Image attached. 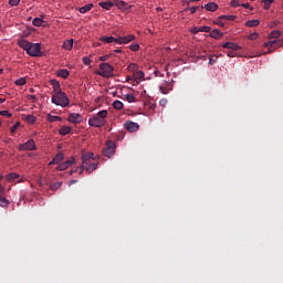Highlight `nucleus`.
I'll return each mask as SVG.
<instances>
[{
  "label": "nucleus",
  "mask_w": 283,
  "mask_h": 283,
  "mask_svg": "<svg viewBox=\"0 0 283 283\" xmlns=\"http://www.w3.org/2000/svg\"><path fill=\"white\" fill-rule=\"evenodd\" d=\"M113 107L114 109L122 111L124 107V104L122 101L116 99L113 102Z\"/></svg>",
  "instance_id": "nucleus-27"
},
{
  "label": "nucleus",
  "mask_w": 283,
  "mask_h": 283,
  "mask_svg": "<svg viewBox=\"0 0 283 283\" xmlns=\"http://www.w3.org/2000/svg\"><path fill=\"white\" fill-rule=\"evenodd\" d=\"M125 97L128 103L136 102V97L133 95V93H128Z\"/></svg>",
  "instance_id": "nucleus-36"
},
{
  "label": "nucleus",
  "mask_w": 283,
  "mask_h": 283,
  "mask_svg": "<svg viewBox=\"0 0 283 283\" xmlns=\"http://www.w3.org/2000/svg\"><path fill=\"white\" fill-rule=\"evenodd\" d=\"M258 36H259L258 33H252V34H250V40H256Z\"/></svg>",
  "instance_id": "nucleus-53"
},
{
  "label": "nucleus",
  "mask_w": 283,
  "mask_h": 283,
  "mask_svg": "<svg viewBox=\"0 0 283 283\" xmlns=\"http://www.w3.org/2000/svg\"><path fill=\"white\" fill-rule=\"evenodd\" d=\"M159 92H161L163 94H168V90L164 86H159Z\"/></svg>",
  "instance_id": "nucleus-52"
},
{
  "label": "nucleus",
  "mask_w": 283,
  "mask_h": 283,
  "mask_svg": "<svg viewBox=\"0 0 283 283\" xmlns=\"http://www.w3.org/2000/svg\"><path fill=\"white\" fill-rule=\"evenodd\" d=\"M113 4L118 8L119 11H127L132 6H128V2L123 0H114Z\"/></svg>",
  "instance_id": "nucleus-10"
},
{
  "label": "nucleus",
  "mask_w": 283,
  "mask_h": 283,
  "mask_svg": "<svg viewBox=\"0 0 283 283\" xmlns=\"http://www.w3.org/2000/svg\"><path fill=\"white\" fill-rule=\"evenodd\" d=\"M97 166H98V163H91V164H87V166L84 167L83 169H86V172L91 174V172L95 171Z\"/></svg>",
  "instance_id": "nucleus-22"
},
{
  "label": "nucleus",
  "mask_w": 283,
  "mask_h": 283,
  "mask_svg": "<svg viewBox=\"0 0 283 283\" xmlns=\"http://www.w3.org/2000/svg\"><path fill=\"white\" fill-rule=\"evenodd\" d=\"M20 2H21V0H9V4L11 7H17V6H19Z\"/></svg>",
  "instance_id": "nucleus-45"
},
{
  "label": "nucleus",
  "mask_w": 283,
  "mask_h": 283,
  "mask_svg": "<svg viewBox=\"0 0 283 283\" xmlns=\"http://www.w3.org/2000/svg\"><path fill=\"white\" fill-rule=\"evenodd\" d=\"M283 45V41H270V42H265L264 46L265 48H270L268 52H264L263 55H266L268 53H272L274 52V50L272 49H279L282 48Z\"/></svg>",
  "instance_id": "nucleus-7"
},
{
  "label": "nucleus",
  "mask_w": 283,
  "mask_h": 283,
  "mask_svg": "<svg viewBox=\"0 0 283 283\" xmlns=\"http://www.w3.org/2000/svg\"><path fill=\"white\" fill-rule=\"evenodd\" d=\"M133 77H134L135 80H142V78L145 77V73L138 69V70L135 72V74L133 75Z\"/></svg>",
  "instance_id": "nucleus-30"
},
{
  "label": "nucleus",
  "mask_w": 283,
  "mask_h": 283,
  "mask_svg": "<svg viewBox=\"0 0 283 283\" xmlns=\"http://www.w3.org/2000/svg\"><path fill=\"white\" fill-rule=\"evenodd\" d=\"M95 74L104 78L114 76V67L109 63H101L99 70L95 71Z\"/></svg>",
  "instance_id": "nucleus-4"
},
{
  "label": "nucleus",
  "mask_w": 283,
  "mask_h": 283,
  "mask_svg": "<svg viewBox=\"0 0 283 283\" xmlns=\"http://www.w3.org/2000/svg\"><path fill=\"white\" fill-rule=\"evenodd\" d=\"M264 3V10H270L271 4L274 3V0H262Z\"/></svg>",
  "instance_id": "nucleus-35"
},
{
  "label": "nucleus",
  "mask_w": 283,
  "mask_h": 283,
  "mask_svg": "<svg viewBox=\"0 0 283 283\" xmlns=\"http://www.w3.org/2000/svg\"><path fill=\"white\" fill-rule=\"evenodd\" d=\"M0 207L1 208L8 207V199L6 197H0Z\"/></svg>",
  "instance_id": "nucleus-37"
},
{
  "label": "nucleus",
  "mask_w": 283,
  "mask_h": 283,
  "mask_svg": "<svg viewBox=\"0 0 283 283\" xmlns=\"http://www.w3.org/2000/svg\"><path fill=\"white\" fill-rule=\"evenodd\" d=\"M61 185H62V182H55V184L49 186V188H50L51 190H53V191H56L57 189L61 188Z\"/></svg>",
  "instance_id": "nucleus-40"
},
{
  "label": "nucleus",
  "mask_w": 283,
  "mask_h": 283,
  "mask_svg": "<svg viewBox=\"0 0 283 283\" xmlns=\"http://www.w3.org/2000/svg\"><path fill=\"white\" fill-rule=\"evenodd\" d=\"M139 69V66L136 63L128 64V71L133 73V75L136 73V71Z\"/></svg>",
  "instance_id": "nucleus-31"
},
{
  "label": "nucleus",
  "mask_w": 283,
  "mask_h": 283,
  "mask_svg": "<svg viewBox=\"0 0 283 283\" xmlns=\"http://www.w3.org/2000/svg\"><path fill=\"white\" fill-rule=\"evenodd\" d=\"M67 120L73 124H81L83 122V116L77 113H73L69 115Z\"/></svg>",
  "instance_id": "nucleus-13"
},
{
  "label": "nucleus",
  "mask_w": 283,
  "mask_h": 283,
  "mask_svg": "<svg viewBox=\"0 0 283 283\" xmlns=\"http://www.w3.org/2000/svg\"><path fill=\"white\" fill-rule=\"evenodd\" d=\"M29 99L32 101V102H35L36 101V96L35 95H30Z\"/></svg>",
  "instance_id": "nucleus-55"
},
{
  "label": "nucleus",
  "mask_w": 283,
  "mask_h": 283,
  "mask_svg": "<svg viewBox=\"0 0 283 283\" xmlns=\"http://www.w3.org/2000/svg\"><path fill=\"white\" fill-rule=\"evenodd\" d=\"M191 32H192L193 34H197V33H199V32H201V31H200V29L195 28V29L191 30Z\"/></svg>",
  "instance_id": "nucleus-56"
},
{
  "label": "nucleus",
  "mask_w": 283,
  "mask_h": 283,
  "mask_svg": "<svg viewBox=\"0 0 283 283\" xmlns=\"http://www.w3.org/2000/svg\"><path fill=\"white\" fill-rule=\"evenodd\" d=\"M124 128L127 129L129 133H135L139 130L140 126L138 123L128 120L124 124Z\"/></svg>",
  "instance_id": "nucleus-9"
},
{
  "label": "nucleus",
  "mask_w": 283,
  "mask_h": 283,
  "mask_svg": "<svg viewBox=\"0 0 283 283\" xmlns=\"http://www.w3.org/2000/svg\"><path fill=\"white\" fill-rule=\"evenodd\" d=\"M1 195H3V187L0 186V198H1Z\"/></svg>",
  "instance_id": "nucleus-59"
},
{
  "label": "nucleus",
  "mask_w": 283,
  "mask_h": 283,
  "mask_svg": "<svg viewBox=\"0 0 283 283\" xmlns=\"http://www.w3.org/2000/svg\"><path fill=\"white\" fill-rule=\"evenodd\" d=\"M94 8V4H86L78 9L80 13L86 14V12H90Z\"/></svg>",
  "instance_id": "nucleus-25"
},
{
  "label": "nucleus",
  "mask_w": 283,
  "mask_h": 283,
  "mask_svg": "<svg viewBox=\"0 0 283 283\" xmlns=\"http://www.w3.org/2000/svg\"><path fill=\"white\" fill-rule=\"evenodd\" d=\"M218 59H219L218 55H216V56L210 55V56H209V64H210V65L216 64V62L218 61Z\"/></svg>",
  "instance_id": "nucleus-42"
},
{
  "label": "nucleus",
  "mask_w": 283,
  "mask_h": 283,
  "mask_svg": "<svg viewBox=\"0 0 283 283\" xmlns=\"http://www.w3.org/2000/svg\"><path fill=\"white\" fill-rule=\"evenodd\" d=\"M71 132H72L71 126L64 125L60 128L59 134L60 136H67V134H70Z\"/></svg>",
  "instance_id": "nucleus-21"
},
{
  "label": "nucleus",
  "mask_w": 283,
  "mask_h": 283,
  "mask_svg": "<svg viewBox=\"0 0 283 283\" xmlns=\"http://www.w3.org/2000/svg\"><path fill=\"white\" fill-rule=\"evenodd\" d=\"M57 76L62 78H67L70 76V71L67 70H60L57 71Z\"/></svg>",
  "instance_id": "nucleus-29"
},
{
  "label": "nucleus",
  "mask_w": 283,
  "mask_h": 283,
  "mask_svg": "<svg viewBox=\"0 0 283 283\" xmlns=\"http://www.w3.org/2000/svg\"><path fill=\"white\" fill-rule=\"evenodd\" d=\"M98 6L102 7L104 10L109 11L115 4L112 1H102Z\"/></svg>",
  "instance_id": "nucleus-19"
},
{
  "label": "nucleus",
  "mask_w": 283,
  "mask_h": 283,
  "mask_svg": "<svg viewBox=\"0 0 283 283\" xmlns=\"http://www.w3.org/2000/svg\"><path fill=\"white\" fill-rule=\"evenodd\" d=\"M241 7H244L245 9H249V10H253V8H251V6L249 3H245V4H241Z\"/></svg>",
  "instance_id": "nucleus-54"
},
{
  "label": "nucleus",
  "mask_w": 283,
  "mask_h": 283,
  "mask_svg": "<svg viewBox=\"0 0 283 283\" xmlns=\"http://www.w3.org/2000/svg\"><path fill=\"white\" fill-rule=\"evenodd\" d=\"M7 178H20L19 175H17V172H10Z\"/></svg>",
  "instance_id": "nucleus-50"
},
{
  "label": "nucleus",
  "mask_w": 283,
  "mask_h": 283,
  "mask_svg": "<svg viewBox=\"0 0 283 283\" xmlns=\"http://www.w3.org/2000/svg\"><path fill=\"white\" fill-rule=\"evenodd\" d=\"M282 36V32L281 31H272L270 33V39H280Z\"/></svg>",
  "instance_id": "nucleus-33"
},
{
  "label": "nucleus",
  "mask_w": 283,
  "mask_h": 283,
  "mask_svg": "<svg viewBox=\"0 0 283 283\" xmlns=\"http://www.w3.org/2000/svg\"><path fill=\"white\" fill-rule=\"evenodd\" d=\"M51 103L57 106L66 107L70 105V98L67 97L66 93L61 90L56 93H53L51 97Z\"/></svg>",
  "instance_id": "nucleus-3"
},
{
  "label": "nucleus",
  "mask_w": 283,
  "mask_h": 283,
  "mask_svg": "<svg viewBox=\"0 0 283 283\" xmlns=\"http://www.w3.org/2000/svg\"><path fill=\"white\" fill-rule=\"evenodd\" d=\"M217 24H219V25H221V27H223V25H224L222 22H218Z\"/></svg>",
  "instance_id": "nucleus-64"
},
{
  "label": "nucleus",
  "mask_w": 283,
  "mask_h": 283,
  "mask_svg": "<svg viewBox=\"0 0 283 283\" xmlns=\"http://www.w3.org/2000/svg\"><path fill=\"white\" fill-rule=\"evenodd\" d=\"M24 119L28 124H34L36 122V117L34 115H27Z\"/></svg>",
  "instance_id": "nucleus-32"
},
{
  "label": "nucleus",
  "mask_w": 283,
  "mask_h": 283,
  "mask_svg": "<svg viewBox=\"0 0 283 283\" xmlns=\"http://www.w3.org/2000/svg\"><path fill=\"white\" fill-rule=\"evenodd\" d=\"M227 56H229V57H235V56H237V51H234V50L228 51V52H227Z\"/></svg>",
  "instance_id": "nucleus-46"
},
{
  "label": "nucleus",
  "mask_w": 283,
  "mask_h": 283,
  "mask_svg": "<svg viewBox=\"0 0 283 283\" xmlns=\"http://www.w3.org/2000/svg\"><path fill=\"white\" fill-rule=\"evenodd\" d=\"M38 180V184H40V186H43V179H36Z\"/></svg>",
  "instance_id": "nucleus-58"
},
{
  "label": "nucleus",
  "mask_w": 283,
  "mask_h": 283,
  "mask_svg": "<svg viewBox=\"0 0 283 283\" xmlns=\"http://www.w3.org/2000/svg\"><path fill=\"white\" fill-rule=\"evenodd\" d=\"M206 11H209V12H216L219 8L218 4H216V2H208L206 6Z\"/></svg>",
  "instance_id": "nucleus-17"
},
{
  "label": "nucleus",
  "mask_w": 283,
  "mask_h": 283,
  "mask_svg": "<svg viewBox=\"0 0 283 283\" xmlns=\"http://www.w3.org/2000/svg\"><path fill=\"white\" fill-rule=\"evenodd\" d=\"M198 10H205V7H190L189 11L191 14H195Z\"/></svg>",
  "instance_id": "nucleus-41"
},
{
  "label": "nucleus",
  "mask_w": 283,
  "mask_h": 283,
  "mask_svg": "<svg viewBox=\"0 0 283 283\" xmlns=\"http://www.w3.org/2000/svg\"><path fill=\"white\" fill-rule=\"evenodd\" d=\"M25 84H27V80L24 77L18 78L15 81V85H18V86H23Z\"/></svg>",
  "instance_id": "nucleus-39"
},
{
  "label": "nucleus",
  "mask_w": 283,
  "mask_h": 283,
  "mask_svg": "<svg viewBox=\"0 0 283 283\" xmlns=\"http://www.w3.org/2000/svg\"><path fill=\"white\" fill-rule=\"evenodd\" d=\"M21 123H17L11 127V133H15L17 129L20 127Z\"/></svg>",
  "instance_id": "nucleus-48"
},
{
  "label": "nucleus",
  "mask_w": 283,
  "mask_h": 283,
  "mask_svg": "<svg viewBox=\"0 0 283 283\" xmlns=\"http://www.w3.org/2000/svg\"><path fill=\"white\" fill-rule=\"evenodd\" d=\"M73 184H76V180L69 181V186L73 185Z\"/></svg>",
  "instance_id": "nucleus-60"
},
{
  "label": "nucleus",
  "mask_w": 283,
  "mask_h": 283,
  "mask_svg": "<svg viewBox=\"0 0 283 283\" xmlns=\"http://www.w3.org/2000/svg\"><path fill=\"white\" fill-rule=\"evenodd\" d=\"M128 49H129L130 51H133V52H137V51L140 50V45H139L138 43L130 44V45L128 46Z\"/></svg>",
  "instance_id": "nucleus-38"
},
{
  "label": "nucleus",
  "mask_w": 283,
  "mask_h": 283,
  "mask_svg": "<svg viewBox=\"0 0 283 283\" xmlns=\"http://www.w3.org/2000/svg\"><path fill=\"white\" fill-rule=\"evenodd\" d=\"M259 24H260V20H258V19L248 20L245 22V25L248 28H256Z\"/></svg>",
  "instance_id": "nucleus-23"
},
{
  "label": "nucleus",
  "mask_w": 283,
  "mask_h": 283,
  "mask_svg": "<svg viewBox=\"0 0 283 283\" xmlns=\"http://www.w3.org/2000/svg\"><path fill=\"white\" fill-rule=\"evenodd\" d=\"M109 57H111V55L109 54H106V55H102V56H99V61H102L103 63H105V61H108L109 60Z\"/></svg>",
  "instance_id": "nucleus-47"
},
{
  "label": "nucleus",
  "mask_w": 283,
  "mask_h": 283,
  "mask_svg": "<svg viewBox=\"0 0 283 283\" xmlns=\"http://www.w3.org/2000/svg\"><path fill=\"white\" fill-rule=\"evenodd\" d=\"M74 164H75V158L72 157L71 159H69V160H66V161H64V163H61V164L56 167V169H57V171H65V169H67L69 167H71V166L74 165Z\"/></svg>",
  "instance_id": "nucleus-11"
},
{
  "label": "nucleus",
  "mask_w": 283,
  "mask_h": 283,
  "mask_svg": "<svg viewBox=\"0 0 283 283\" xmlns=\"http://www.w3.org/2000/svg\"><path fill=\"white\" fill-rule=\"evenodd\" d=\"M155 108H156V106H155V105H151V106H150V109H153V111H154Z\"/></svg>",
  "instance_id": "nucleus-63"
},
{
  "label": "nucleus",
  "mask_w": 283,
  "mask_h": 283,
  "mask_svg": "<svg viewBox=\"0 0 283 283\" xmlns=\"http://www.w3.org/2000/svg\"><path fill=\"white\" fill-rule=\"evenodd\" d=\"M6 98H0V104H3V103H6Z\"/></svg>",
  "instance_id": "nucleus-61"
},
{
  "label": "nucleus",
  "mask_w": 283,
  "mask_h": 283,
  "mask_svg": "<svg viewBox=\"0 0 283 283\" xmlns=\"http://www.w3.org/2000/svg\"><path fill=\"white\" fill-rule=\"evenodd\" d=\"M46 119H48V122H50V123L62 122V120H63V118H62L61 116L51 115V114H49V115L46 116Z\"/></svg>",
  "instance_id": "nucleus-24"
},
{
  "label": "nucleus",
  "mask_w": 283,
  "mask_h": 283,
  "mask_svg": "<svg viewBox=\"0 0 283 283\" xmlns=\"http://www.w3.org/2000/svg\"><path fill=\"white\" fill-rule=\"evenodd\" d=\"M18 46L27 52V55L31 57L43 56L40 43H32V42H29L28 40H20L18 41Z\"/></svg>",
  "instance_id": "nucleus-1"
},
{
  "label": "nucleus",
  "mask_w": 283,
  "mask_h": 283,
  "mask_svg": "<svg viewBox=\"0 0 283 283\" xmlns=\"http://www.w3.org/2000/svg\"><path fill=\"white\" fill-rule=\"evenodd\" d=\"M166 103H167V99H160V101H159V104L163 105V106H165Z\"/></svg>",
  "instance_id": "nucleus-57"
},
{
  "label": "nucleus",
  "mask_w": 283,
  "mask_h": 283,
  "mask_svg": "<svg viewBox=\"0 0 283 283\" xmlns=\"http://www.w3.org/2000/svg\"><path fill=\"white\" fill-rule=\"evenodd\" d=\"M73 43H74L73 40H66V41L63 43V49H64V50H67V51L72 50Z\"/></svg>",
  "instance_id": "nucleus-28"
},
{
  "label": "nucleus",
  "mask_w": 283,
  "mask_h": 283,
  "mask_svg": "<svg viewBox=\"0 0 283 283\" xmlns=\"http://www.w3.org/2000/svg\"><path fill=\"white\" fill-rule=\"evenodd\" d=\"M122 50H115L114 53H122Z\"/></svg>",
  "instance_id": "nucleus-62"
},
{
  "label": "nucleus",
  "mask_w": 283,
  "mask_h": 283,
  "mask_svg": "<svg viewBox=\"0 0 283 283\" xmlns=\"http://www.w3.org/2000/svg\"><path fill=\"white\" fill-rule=\"evenodd\" d=\"M0 115L7 116L8 118H11V116H12V115L9 113L8 109H2V111H0Z\"/></svg>",
  "instance_id": "nucleus-43"
},
{
  "label": "nucleus",
  "mask_w": 283,
  "mask_h": 283,
  "mask_svg": "<svg viewBox=\"0 0 283 283\" xmlns=\"http://www.w3.org/2000/svg\"><path fill=\"white\" fill-rule=\"evenodd\" d=\"M94 157V153H82V167L76 168V169H71L70 175L72 176L73 174L81 175L84 171V168L88 165V160H91Z\"/></svg>",
  "instance_id": "nucleus-5"
},
{
  "label": "nucleus",
  "mask_w": 283,
  "mask_h": 283,
  "mask_svg": "<svg viewBox=\"0 0 283 283\" xmlns=\"http://www.w3.org/2000/svg\"><path fill=\"white\" fill-rule=\"evenodd\" d=\"M235 15H221L219 17V20H228V21H235Z\"/></svg>",
  "instance_id": "nucleus-34"
},
{
  "label": "nucleus",
  "mask_w": 283,
  "mask_h": 283,
  "mask_svg": "<svg viewBox=\"0 0 283 283\" xmlns=\"http://www.w3.org/2000/svg\"><path fill=\"white\" fill-rule=\"evenodd\" d=\"M19 150H35L36 144L33 139L28 140L27 143L20 144L18 146Z\"/></svg>",
  "instance_id": "nucleus-8"
},
{
  "label": "nucleus",
  "mask_w": 283,
  "mask_h": 283,
  "mask_svg": "<svg viewBox=\"0 0 283 283\" xmlns=\"http://www.w3.org/2000/svg\"><path fill=\"white\" fill-rule=\"evenodd\" d=\"M230 6H231V7H234V8H237V7H241V4H240V1H239V0H231V1H230Z\"/></svg>",
  "instance_id": "nucleus-44"
},
{
  "label": "nucleus",
  "mask_w": 283,
  "mask_h": 283,
  "mask_svg": "<svg viewBox=\"0 0 283 283\" xmlns=\"http://www.w3.org/2000/svg\"><path fill=\"white\" fill-rule=\"evenodd\" d=\"M211 28L210 27H202L200 28V32H210Z\"/></svg>",
  "instance_id": "nucleus-51"
},
{
  "label": "nucleus",
  "mask_w": 283,
  "mask_h": 283,
  "mask_svg": "<svg viewBox=\"0 0 283 283\" xmlns=\"http://www.w3.org/2000/svg\"><path fill=\"white\" fill-rule=\"evenodd\" d=\"M51 85H52V88H53V94H56V93H59V92L62 91L61 84H60L59 81H56V80H51Z\"/></svg>",
  "instance_id": "nucleus-16"
},
{
  "label": "nucleus",
  "mask_w": 283,
  "mask_h": 283,
  "mask_svg": "<svg viewBox=\"0 0 283 283\" xmlns=\"http://www.w3.org/2000/svg\"><path fill=\"white\" fill-rule=\"evenodd\" d=\"M64 159V154L63 153H59L55 155V157L51 160L50 166L51 165H59L62 163V160Z\"/></svg>",
  "instance_id": "nucleus-15"
},
{
  "label": "nucleus",
  "mask_w": 283,
  "mask_h": 283,
  "mask_svg": "<svg viewBox=\"0 0 283 283\" xmlns=\"http://www.w3.org/2000/svg\"><path fill=\"white\" fill-rule=\"evenodd\" d=\"M221 48L223 49H228V50H231V51H239L241 50V46L233 43V42H226L221 45Z\"/></svg>",
  "instance_id": "nucleus-14"
},
{
  "label": "nucleus",
  "mask_w": 283,
  "mask_h": 283,
  "mask_svg": "<svg viewBox=\"0 0 283 283\" xmlns=\"http://www.w3.org/2000/svg\"><path fill=\"white\" fill-rule=\"evenodd\" d=\"M223 36V33L219 29H213V31L210 32V38L220 40Z\"/></svg>",
  "instance_id": "nucleus-18"
},
{
  "label": "nucleus",
  "mask_w": 283,
  "mask_h": 283,
  "mask_svg": "<svg viewBox=\"0 0 283 283\" xmlns=\"http://www.w3.org/2000/svg\"><path fill=\"white\" fill-rule=\"evenodd\" d=\"M82 61H83L84 65H90L91 64V60L88 59V56H84Z\"/></svg>",
  "instance_id": "nucleus-49"
},
{
  "label": "nucleus",
  "mask_w": 283,
  "mask_h": 283,
  "mask_svg": "<svg viewBox=\"0 0 283 283\" xmlns=\"http://www.w3.org/2000/svg\"><path fill=\"white\" fill-rule=\"evenodd\" d=\"M107 115H108V111L107 109L98 111L97 116L94 115V116L88 118L90 127L103 128L104 125L106 124V119L105 118H107Z\"/></svg>",
  "instance_id": "nucleus-2"
},
{
  "label": "nucleus",
  "mask_w": 283,
  "mask_h": 283,
  "mask_svg": "<svg viewBox=\"0 0 283 283\" xmlns=\"http://www.w3.org/2000/svg\"><path fill=\"white\" fill-rule=\"evenodd\" d=\"M116 154V145L113 142H108L103 150V155L107 158H112Z\"/></svg>",
  "instance_id": "nucleus-6"
},
{
  "label": "nucleus",
  "mask_w": 283,
  "mask_h": 283,
  "mask_svg": "<svg viewBox=\"0 0 283 283\" xmlns=\"http://www.w3.org/2000/svg\"><path fill=\"white\" fill-rule=\"evenodd\" d=\"M43 23H45V20H43L41 18H34L33 22H32L34 28H41V25H43Z\"/></svg>",
  "instance_id": "nucleus-26"
},
{
  "label": "nucleus",
  "mask_w": 283,
  "mask_h": 283,
  "mask_svg": "<svg viewBox=\"0 0 283 283\" xmlns=\"http://www.w3.org/2000/svg\"><path fill=\"white\" fill-rule=\"evenodd\" d=\"M99 41L105 42V43H118V38L115 36H101Z\"/></svg>",
  "instance_id": "nucleus-20"
},
{
  "label": "nucleus",
  "mask_w": 283,
  "mask_h": 283,
  "mask_svg": "<svg viewBox=\"0 0 283 283\" xmlns=\"http://www.w3.org/2000/svg\"><path fill=\"white\" fill-rule=\"evenodd\" d=\"M135 40L134 34L125 35V36H118L117 38V44L118 45H124L126 43L133 42Z\"/></svg>",
  "instance_id": "nucleus-12"
}]
</instances>
